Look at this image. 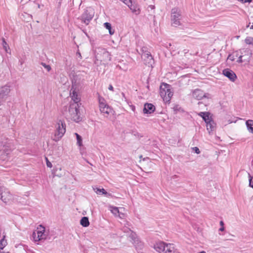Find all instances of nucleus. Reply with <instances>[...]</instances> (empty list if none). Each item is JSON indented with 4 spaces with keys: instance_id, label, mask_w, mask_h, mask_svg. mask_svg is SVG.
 <instances>
[{
    "instance_id": "f257e3e1",
    "label": "nucleus",
    "mask_w": 253,
    "mask_h": 253,
    "mask_svg": "<svg viewBox=\"0 0 253 253\" xmlns=\"http://www.w3.org/2000/svg\"><path fill=\"white\" fill-rule=\"evenodd\" d=\"M95 60L94 63L98 64L102 62L107 63L111 59L110 53L101 47H95L94 49Z\"/></svg>"
},
{
    "instance_id": "f03ea898",
    "label": "nucleus",
    "mask_w": 253,
    "mask_h": 253,
    "mask_svg": "<svg viewBox=\"0 0 253 253\" xmlns=\"http://www.w3.org/2000/svg\"><path fill=\"white\" fill-rule=\"evenodd\" d=\"M154 248L159 253H178L173 244L163 241L156 243L154 246Z\"/></svg>"
},
{
    "instance_id": "7ed1b4c3",
    "label": "nucleus",
    "mask_w": 253,
    "mask_h": 253,
    "mask_svg": "<svg viewBox=\"0 0 253 253\" xmlns=\"http://www.w3.org/2000/svg\"><path fill=\"white\" fill-rule=\"evenodd\" d=\"M79 104L72 103L69 107L66 116L73 121L78 123L81 121L80 113L79 110Z\"/></svg>"
},
{
    "instance_id": "20e7f679",
    "label": "nucleus",
    "mask_w": 253,
    "mask_h": 253,
    "mask_svg": "<svg viewBox=\"0 0 253 253\" xmlns=\"http://www.w3.org/2000/svg\"><path fill=\"white\" fill-rule=\"evenodd\" d=\"M160 94L165 102H169L173 96L171 86L166 83H162L160 87Z\"/></svg>"
},
{
    "instance_id": "39448f33",
    "label": "nucleus",
    "mask_w": 253,
    "mask_h": 253,
    "mask_svg": "<svg viewBox=\"0 0 253 253\" xmlns=\"http://www.w3.org/2000/svg\"><path fill=\"white\" fill-rule=\"evenodd\" d=\"M66 132V125L61 120H59L56 126L53 140L57 142L63 136Z\"/></svg>"
},
{
    "instance_id": "423d86ee",
    "label": "nucleus",
    "mask_w": 253,
    "mask_h": 253,
    "mask_svg": "<svg viewBox=\"0 0 253 253\" xmlns=\"http://www.w3.org/2000/svg\"><path fill=\"white\" fill-rule=\"evenodd\" d=\"M0 199L6 204H10L15 201L14 196L6 188L2 186H0Z\"/></svg>"
},
{
    "instance_id": "0eeeda50",
    "label": "nucleus",
    "mask_w": 253,
    "mask_h": 253,
    "mask_svg": "<svg viewBox=\"0 0 253 253\" xmlns=\"http://www.w3.org/2000/svg\"><path fill=\"white\" fill-rule=\"evenodd\" d=\"M141 57L144 63L148 66H152L154 64V59L150 52L147 50V48L143 47L141 48Z\"/></svg>"
},
{
    "instance_id": "6e6552de",
    "label": "nucleus",
    "mask_w": 253,
    "mask_h": 253,
    "mask_svg": "<svg viewBox=\"0 0 253 253\" xmlns=\"http://www.w3.org/2000/svg\"><path fill=\"white\" fill-rule=\"evenodd\" d=\"M0 152L1 155L7 156L11 151V143L10 140L6 139L5 140H2L1 138L0 140Z\"/></svg>"
},
{
    "instance_id": "1a4fd4ad",
    "label": "nucleus",
    "mask_w": 253,
    "mask_h": 253,
    "mask_svg": "<svg viewBox=\"0 0 253 253\" xmlns=\"http://www.w3.org/2000/svg\"><path fill=\"white\" fill-rule=\"evenodd\" d=\"M46 236L45 233V228L42 225H40L37 227V230L33 233V237L36 242L45 239Z\"/></svg>"
},
{
    "instance_id": "9d476101",
    "label": "nucleus",
    "mask_w": 253,
    "mask_h": 253,
    "mask_svg": "<svg viewBox=\"0 0 253 253\" xmlns=\"http://www.w3.org/2000/svg\"><path fill=\"white\" fill-rule=\"evenodd\" d=\"M99 108L101 112L104 114L109 115L112 113L113 110L106 103L105 100L101 97H99Z\"/></svg>"
},
{
    "instance_id": "9b49d317",
    "label": "nucleus",
    "mask_w": 253,
    "mask_h": 253,
    "mask_svg": "<svg viewBox=\"0 0 253 253\" xmlns=\"http://www.w3.org/2000/svg\"><path fill=\"white\" fill-rule=\"evenodd\" d=\"M180 11L177 8H173L171 9V25L173 27H177L180 25L179 16Z\"/></svg>"
},
{
    "instance_id": "f8f14e48",
    "label": "nucleus",
    "mask_w": 253,
    "mask_h": 253,
    "mask_svg": "<svg viewBox=\"0 0 253 253\" xmlns=\"http://www.w3.org/2000/svg\"><path fill=\"white\" fill-rule=\"evenodd\" d=\"M93 15L94 13L89 8L84 11L81 17V20L82 22L86 25H88L90 20L92 19Z\"/></svg>"
},
{
    "instance_id": "ddd939ff",
    "label": "nucleus",
    "mask_w": 253,
    "mask_h": 253,
    "mask_svg": "<svg viewBox=\"0 0 253 253\" xmlns=\"http://www.w3.org/2000/svg\"><path fill=\"white\" fill-rule=\"evenodd\" d=\"M126 4L131 10V12L135 15L140 13V10L139 5L132 0H121Z\"/></svg>"
},
{
    "instance_id": "4468645a",
    "label": "nucleus",
    "mask_w": 253,
    "mask_h": 253,
    "mask_svg": "<svg viewBox=\"0 0 253 253\" xmlns=\"http://www.w3.org/2000/svg\"><path fill=\"white\" fill-rule=\"evenodd\" d=\"M10 91V86L8 85H4L0 87V103L2 99L8 95Z\"/></svg>"
},
{
    "instance_id": "2eb2a0df",
    "label": "nucleus",
    "mask_w": 253,
    "mask_h": 253,
    "mask_svg": "<svg viewBox=\"0 0 253 253\" xmlns=\"http://www.w3.org/2000/svg\"><path fill=\"white\" fill-rule=\"evenodd\" d=\"M70 96L72 100L74 102V103L79 104L81 98L76 88L72 86L70 90Z\"/></svg>"
},
{
    "instance_id": "dca6fc26",
    "label": "nucleus",
    "mask_w": 253,
    "mask_h": 253,
    "mask_svg": "<svg viewBox=\"0 0 253 253\" xmlns=\"http://www.w3.org/2000/svg\"><path fill=\"white\" fill-rule=\"evenodd\" d=\"M193 97L197 99L201 100L203 98L205 97V93L201 89H196L193 91Z\"/></svg>"
},
{
    "instance_id": "f3484780",
    "label": "nucleus",
    "mask_w": 253,
    "mask_h": 253,
    "mask_svg": "<svg viewBox=\"0 0 253 253\" xmlns=\"http://www.w3.org/2000/svg\"><path fill=\"white\" fill-rule=\"evenodd\" d=\"M223 74L232 82H234L236 78V74L232 71L228 69H224L223 71Z\"/></svg>"
},
{
    "instance_id": "a211bd4d",
    "label": "nucleus",
    "mask_w": 253,
    "mask_h": 253,
    "mask_svg": "<svg viewBox=\"0 0 253 253\" xmlns=\"http://www.w3.org/2000/svg\"><path fill=\"white\" fill-rule=\"evenodd\" d=\"M155 110V107L151 103H145L144 104L143 113L144 114H151Z\"/></svg>"
},
{
    "instance_id": "6ab92c4d",
    "label": "nucleus",
    "mask_w": 253,
    "mask_h": 253,
    "mask_svg": "<svg viewBox=\"0 0 253 253\" xmlns=\"http://www.w3.org/2000/svg\"><path fill=\"white\" fill-rule=\"evenodd\" d=\"M127 230H129L130 232V234L129 236V238L130 239V241L132 244H135L137 243L138 242V239L137 237L136 234L131 231L129 229H127ZM124 232H128V231L125 230Z\"/></svg>"
},
{
    "instance_id": "aec40b11",
    "label": "nucleus",
    "mask_w": 253,
    "mask_h": 253,
    "mask_svg": "<svg viewBox=\"0 0 253 253\" xmlns=\"http://www.w3.org/2000/svg\"><path fill=\"white\" fill-rule=\"evenodd\" d=\"M207 124V129L209 131V133H211L212 131L215 127V124L212 120L210 121Z\"/></svg>"
},
{
    "instance_id": "412c9836",
    "label": "nucleus",
    "mask_w": 253,
    "mask_h": 253,
    "mask_svg": "<svg viewBox=\"0 0 253 253\" xmlns=\"http://www.w3.org/2000/svg\"><path fill=\"white\" fill-rule=\"evenodd\" d=\"M80 223L84 227H86L88 226L89 222L88 217L85 216L82 217L80 220Z\"/></svg>"
},
{
    "instance_id": "4be33fe9",
    "label": "nucleus",
    "mask_w": 253,
    "mask_h": 253,
    "mask_svg": "<svg viewBox=\"0 0 253 253\" xmlns=\"http://www.w3.org/2000/svg\"><path fill=\"white\" fill-rule=\"evenodd\" d=\"M2 45L6 52L10 54V48L4 38L2 39Z\"/></svg>"
},
{
    "instance_id": "5701e85b",
    "label": "nucleus",
    "mask_w": 253,
    "mask_h": 253,
    "mask_svg": "<svg viewBox=\"0 0 253 253\" xmlns=\"http://www.w3.org/2000/svg\"><path fill=\"white\" fill-rule=\"evenodd\" d=\"M246 124L248 130L251 132L253 133V121L249 120L246 121Z\"/></svg>"
},
{
    "instance_id": "b1692460",
    "label": "nucleus",
    "mask_w": 253,
    "mask_h": 253,
    "mask_svg": "<svg viewBox=\"0 0 253 253\" xmlns=\"http://www.w3.org/2000/svg\"><path fill=\"white\" fill-rule=\"evenodd\" d=\"M104 26L109 30V33L110 35H112L114 34V31L112 30L111 24L110 23L106 22L104 23Z\"/></svg>"
},
{
    "instance_id": "393cba45",
    "label": "nucleus",
    "mask_w": 253,
    "mask_h": 253,
    "mask_svg": "<svg viewBox=\"0 0 253 253\" xmlns=\"http://www.w3.org/2000/svg\"><path fill=\"white\" fill-rule=\"evenodd\" d=\"M110 209L112 213L115 216H117L120 212L119 209L117 207H111Z\"/></svg>"
},
{
    "instance_id": "a878e982",
    "label": "nucleus",
    "mask_w": 253,
    "mask_h": 253,
    "mask_svg": "<svg viewBox=\"0 0 253 253\" xmlns=\"http://www.w3.org/2000/svg\"><path fill=\"white\" fill-rule=\"evenodd\" d=\"M75 135L76 136L77 140V144L79 146H82V137L77 133H75Z\"/></svg>"
},
{
    "instance_id": "bb28decb",
    "label": "nucleus",
    "mask_w": 253,
    "mask_h": 253,
    "mask_svg": "<svg viewBox=\"0 0 253 253\" xmlns=\"http://www.w3.org/2000/svg\"><path fill=\"white\" fill-rule=\"evenodd\" d=\"M94 190L97 194H100L101 193L104 195H106L107 194V192L103 188L100 189L96 188V189H94Z\"/></svg>"
},
{
    "instance_id": "cd10ccee",
    "label": "nucleus",
    "mask_w": 253,
    "mask_h": 253,
    "mask_svg": "<svg viewBox=\"0 0 253 253\" xmlns=\"http://www.w3.org/2000/svg\"><path fill=\"white\" fill-rule=\"evenodd\" d=\"M203 119L205 121V122L206 123L211 121V120L210 117V113L209 112H207V114L205 115V116L203 117Z\"/></svg>"
},
{
    "instance_id": "c85d7f7f",
    "label": "nucleus",
    "mask_w": 253,
    "mask_h": 253,
    "mask_svg": "<svg viewBox=\"0 0 253 253\" xmlns=\"http://www.w3.org/2000/svg\"><path fill=\"white\" fill-rule=\"evenodd\" d=\"M245 42L248 44H252L253 42V38L252 37H247L245 40Z\"/></svg>"
},
{
    "instance_id": "c756f323",
    "label": "nucleus",
    "mask_w": 253,
    "mask_h": 253,
    "mask_svg": "<svg viewBox=\"0 0 253 253\" xmlns=\"http://www.w3.org/2000/svg\"><path fill=\"white\" fill-rule=\"evenodd\" d=\"M41 65L48 71V72H49L51 68V67L50 66V65H46L45 63H43V62H42L41 63Z\"/></svg>"
},
{
    "instance_id": "7c9ffc66",
    "label": "nucleus",
    "mask_w": 253,
    "mask_h": 253,
    "mask_svg": "<svg viewBox=\"0 0 253 253\" xmlns=\"http://www.w3.org/2000/svg\"><path fill=\"white\" fill-rule=\"evenodd\" d=\"M46 161V166L48 168H52V164L48 161L47 158H45Z\"/></svg>"
},
{
    "instance_id": "2f4dec72",
    "label": "nucleus",
    "mask_w": 253,
    "mask_h": 253,
    "mask_svg": "<svg viewBox=\"0 0 253 253\" xmlns=\"http://www.w3.org/2000/svg\"><path fill=\"white\" fill-rule=\"evenodd\" d=\"M117 216H119L121 219H123L125 217V214L121 213L120 212H119Z\"/></svg>"
},
{
    "instance_id": "473e14b6",
    "label": "nucleus",
    "mask_w": 253,
    "mask_h": 253,
    "mask_svg": "<svg viewBox=\"0 0 253 253\" xmlns=\"http://www.w3.org/2000/svg\"><path fill=\"white\" fill-rule=\"evenodd\" d=\"M207 114V112H200V113H199V115L202 118H203V117L205 116V115Z\"/></svg>"
},
{
    "instance_id": "72a5a7b5",
    "label": "nucleus",
    "mask_w": 253,
    "mask_h": 253,
    "mask_svg": "<svg viewBox=\"0 0 253 253\" xmlns=\"http://www.w3.org/2000/svg\"><path fill=\"white\" fill-rule=\"evenodd\" d=\"M250 177L251 178H250V180H249V185L251 187H252L253 188V180L252 181V177H251L250 175Z\"/></svg>"
},
{
    "instance_id": "f704fd0d",
    "label": "nucleus",
    "mask_w": 253,
    "mask_h": 253,
    "mask_svg": "<svg viewBox=\"0 0 253 253\" xmlns=\"http://www.w3.org/2000/svg\"><path fill=\"white\" fill-rule=\"evenodd\" d=\"M239 1H241L242 3H250L251 2H252V0H240Z\"/></svg>"
},
{
    "instance_id": "c9c22d12",
    "label": "nucleus",
    "mask_w": 253,
    "mask_h": 253,
    "mask_svg": "<svg viewBox=\"0 0 253 253\" xmlns=\"http://www.w3.org/2000/svg\"><path fill=\"white\" fill-rule=\"evenodd\" d=\"M194 150L195 151V152L197 154H199L200 153V150H199V148L198 147H195L194 148Z\"/></svg>"
},
{
    "instance_id": "e433bc0d",
    "label": "nucleus",
    "mask_w": 253,
    "mask_h": 253,
    "mask_svg": "<svg viewBox=\"0 0 253 253\" xmlns=\"http://www.w3.org/2000/svg\"><path fill=\"white\" fill-rule=\"evenodd\" d=\"M148 8L150 9L151 10H153L155 8V6L153 5H150L148 6Z\"/></svg>"
},
{
    "instance_id": "4c0bfd02",
    "label": "nucleus",
    "mask_w": 253,
    "mask_h": 253,
    "mask_svg": "<svg viewBox=\"0 0 253 253\" xmlns=\"http://www.w3.org/2000/svg\"><path fill=\"white\" fill-rule=\"evenodd\" d=\"M228 59H229L231 61H233L234 60L233 56L232 55H229L228 57Z\"/></svg>"
},
{
    "instance_id": "58836bf2",
    "label": "nucleus",
    "mask_w": 253,
    "mask_h": 253,
    "mask_svg": "<svg viewBox=\"0 0 253 253\" xmlns=\"http://www.w3.org/2000/svg\"><path fill=\"white\" fill-rule=\"evenodd\" d=\"M108 89H109L110 90L113 91V89H114V88H113V86H112V85L110 84V85H109Z\"/></svg>"
},
{
    "instance_id": "ea45409f",
    "label": "nucleus",
    "mask_w": 253,
    "mask_h": 253,
    "mask_svg": "<svg viewBox=\"0 0 253 253\" xmlns=\"http://www.w3.org/2000/svg\"><path fill=\"white\" fill-rule=\"evenodd\" d=\"M77 55L79 56V57H80L81 59L82 58V55H81V53L78 51H77Z\"/></svg>"
},
{
    "instance_id": "a19ab883",
    "label": "nucleus",
    "mask_w": 253,
    "mask_h": 253,
    "mask_svg": "<svg viewBox=\"0 0 253 253\" xmlns=\"http://www.w3.org/2000/svg\"><path fill=\"white\" fill-rule=\"evenodd\" d=\"M242 56H240L239 59L238 60V62H240V63L242 62Z\"/></svg>"
},
{
    "instance_id": "79ce46f5",
    "label": "nucleus",
    "mask_w": 253,
    "mask_h": 253,
    "mask_svg": "<svg viewBox=\"0 0 253 253\" xmlns=\"http://www.w3.org/2000/svg\"><path fill=\"white\" fill-rule=\"evenodd\" d=\"M219 231H224V227H223V226H222L221 228H219Z\"/></svg>"
},
{
    "instance_id": "37998d69",
    "label": "nucleus",
    "mask_w": 253,
    "mask_h": 253,
    "mask_svg": "<svg viewBox=\"0 0 253 253\" xmlns=\"http://www.w3.org/2000/svg\"><path fill=\"white\" fill-rule=\"evenodd\" d=\"M220 225L221 226H223V225H224V223H223V222L222 221H221L220 222Z\"/></svg>"
},
{
    "instance_id": "c03bdc74",
    "label": "nucleus",
    "mask_w": 253,
    "mask_h": 253,
    "mask_svg": "<svg viewBox=\"0 0 253 253\" xmlns=\"http://www.w3.org/2000/svg\"><path fill=\"white\" fill-rule=\"evenodd\" d=\"M206 253V252H205V251H202V252H199V253Z\"/></svg>"
},
{
    "instance_id": "a18cd8bd",
    "label": "nucleus",
    "mask_w": 253,
    "mask_h": 253,
    "mask_svg": "<svg viewBox=\"0 0 253 253\" xmlns=\"http://www.w3.org/2000/svg\"><path fill=\"white\" fill-rule=\"evenodd\" d=\"M251 29H253V25H252V26L251 27Z\"/></svg>"
},
{
    "instance_id": "49530a36",
    "label": "nucleus",
    "mask_w": 253,
    "mask_h": 253,
    "mask_svg": "<svg viewBox=\"0 0 253 253\" xmlns=\"http://www.w3.org/2000/svg\"><path fill=\"white\" fill-rule=\"evenodd\" d=\"M122 95H123L124 97L125 96V94H124V93H122Z\"/></svg>"
},
{
    "instance_id": "de8ad7c7",
    "label": "nucleus",
    "mask_w": 253,
    "mask_h": 253,
    "mask_svg": "<svg viewBox=\"0 0 253 253\" xmlns=\"http://www.w3.org/2000/svg\"><path fill=\"white\" fill-rule=\"evenodd\" d=\"M177 107V106H176L175 107H174V109H176Z\"/></svg>"
}]
</instances>
